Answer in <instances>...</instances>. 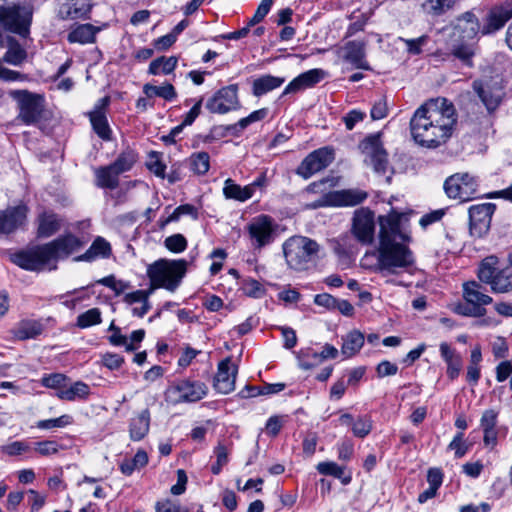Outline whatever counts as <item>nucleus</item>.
Segmentation results:
<instances>
[{
  "label": "nucleus",
  "instance_id": "nucleus-1",
  "mask_svg": "<svg viewBox=\"0 0 512 512\" xmlns=\"http://www.w3.org/2000/svg\"><path fill=\"white\" fill-rule=\"evenodd\" d=\"M405 213L391 211L387 216L379 217V246L377 248V270L382 276L411 273L415 257L406 245L410 236L404 231Z\"/></svg>",
  "mask_w": 512,
  "mask_h": 512
},
{
  "label": "nucleus",
  "instance_id": "nucleus-2",
  "mask_svg": "<svg viewBox=\"0 0 512 512\" xmlns=\"http://www.w3.org/2000/svg\"><path fill=\"white\" fill-rule=\"evenodd\" d=\"M456 122L452 102L442 97L430 99L414 112L410 120L411 135L419 145L436 148L452 136Z\"/></svg>",
  "mask_w": 512,
  "mask_h": 512
},
{
  "label": "nucleus",
  "instance_id": "nucleus-3",
  "mask_svg": "<svg viewBox=\"0 0 512 512\" xmlns=\"http://www.w3.org/2000/svg\"><path fill=\"white\" fill-rule=\"evenodd\" d=\"M83 245L77 236L66 234L49 243L20 250L11 255V261L22 269L40 271L51 262L78 251Z\"/></svg>",
  "mask_w": 512,
  "mask_h": 512
},
{
  "label": "nucleus",
  "instance_id": "nucleus-4",
  "mask_svg": "<svg viewBox=\"0 0 512 512\" xmlns=\"http://www.w3.org/2000/svg\"><path fill=\"white\" fill-rule=\"evenodd\" d=\"M480 31V23L476 15L470 11L457 18L449 38L451 54L467 65L475 54V38Z\"/></svg>",
  "mask_w": 512,
  "mask_h": 512
},
{
  "label": "nucleus",
  "instance_id": "nucleus-5",
  "mask_svg": "<svg viewBox=\"0 0 512 512\" xmlns=\"http://www.w3.org/2000/svg\"><path fill=\"white\" fill-rule=\"evenodd\" d=\"M32 17L33 7L25 1L0 5V37L4 31L27 37Z\"/></svg>",
  "mask_w": 512,
  "mask_h": 512
},
{
  "label": "nucleus",
  "instance_id": "nucleus-6",
  "mask_svg": "<svg viewBox=\"0 0 512 512\" xmlns=\"http://www.w3.org/2000/svg\"><path fill=\"white\" fill-rule=\"evenodd\" d=\"M319 250V244L305 236L290 237L283 244L286 263L296 271L307 270L317 258Z\"/></svg>",
  "mask_w": 512,
  "mask_h": 512
},
{
  "label": "nucleus",
  "instance_id": "nucleus-7",
  "mask_svg": "<svg viewBox=\"0 0 512 512\" xmlns=\"http://www.w3.org/2000/svg\"><path fill=\"white\" fill-rule=\"evenodd\" d=\"M8 95L16 102L18 119L21 122L32 125L41 120L45 109V98L42 94L18 89L10 90Z\"/></svg>",
  "mask_w": 512,
  "mask_h": 512
},
{
  "label": "nucleus",
  "instance_id": "nucleus-8",
  "mask_svg": "<svg viewBox=\"0 0 512 512\" xmlns=\"http://www.w3.org/2000/svg\"><path fill=\"white\" fill-rule=\"evenodd\" d=\"M187 271V261L184 259L169 260L159 259L147 268L148 278H153V273L158 275L162 288L174 292L180 286Z\"/></svg>",
  "mask_w": 512,
  "mask_h": 512
},
{
  "label": "nucleus",
  "instance_id": "nucleus-9",
  "mask_svg": "<svg viewBox=\"0 0 512 512\" xmlns=\"http://www.w3.org/2000/svg\"><path fill=\"white\" fill-rule=\"evenodd\" d=\"M498 258L496 256L486 257L478 269V278L482 283L489 284L494 293H508L512 290V268L496 267Z\"/></svg>",
  "mask_w": 512,
  "mask_h": 512
},
{
  "label": "nucleus",
  "instance_id": "nucleus-10",
  "mask_svg": "<svg viewBox=\"0 0 512 512\" xmlns=\"http://www.w3.org/2000/svg\"><path fill=\"white\" fill-rule=\"evenodd\" d=\"M208 393L206 384L189 379L180 380L171 385L165 392L166 400L173 404L197 402Z\"/></svg>",
  "mask_w": 512,
  "mask_h": 512
},
{
  "label": "nucleus",
  "instance_id": "nucleus-11",
  "mask_svg": "<svg viewBox=\"0 0 512 512\" xmlns=\"http://www.w3.org/2000/svg\"><path fill=\"white\" fill-rule=\"evenodd\" d=\"M481 284L476 281L463 285V297L467 302L465 307H460L461 313L466 316L482 317L486 314L485 305L492 302V298L485 294Z\"/></svg>",
  "mask_w": 512,
  "mask_h": 512
},
{
  "label": "nucleus",
  "instance_id": "nucleus-12",
  "mask_svg": "<svg viewBox=\"0 0 512 512\" xmlns=\"http://www.w3.org/2000/svg\"><path fill=\"white\" fill-rule=\"evenodd\" d=\"M477 181L468 173H457L446 179L444 190L449 198L468 201L477 193Z\"/></svg>",
  "mask_w": 512,
  "mask_h": 512
},
{
  "label": "nucleus",
  "instance_id": "nucleus-13",
  "mask_svg": "<svg viewBox=\"0 0 512 512\" xmlns=\"http://www.w3.org/2000/svg\"><path fill=\"white\" fill-rule=\"evenodd\" d=\"M376 229L375 214L369 208L362 207L354 212L351 232L354 238L363 245L374 241Z\"/></svg>",
  "mask_w": 512,
  "mask_h": 512
},
{
  "label": "nucleus",
  "instance_id": "nucleus-14",
  "mask_svg": "<svg viewBox=\"0 0 512 512\" xmlns=\"http://www.w3.org/2000/svg\"><path fill=\"white\" fill-rule=\"evenodd\" d=\"M362 152L366 155V161L373 167V170L380 175L387 172L389 163L387 153L383 148L380 134L367 136L360 144Z\"/></svg>",
  "mask_w": 512,
  "mask_h": 512
},
{
  "label": "nucleus",
  "instance_id": "nucleus-15",
  "mask_svg": "<svg viewBox=\"0 0 512 512\" xmlns=\"http://www.w3.org/2000/svg\"><path fill=\"white\" fill-rule=\"evenodd\" d=\"M334 160L333 150L329 147L319 148L308 154L296 169V174L309 179L314 174L328 167Z\"/></svg>",
  "mask_w": 512,
  "mask_h": 512
},
{
  "label": "nucleus",
  "instance_id": "nucleus-16",
  "mask_svg": "<svg viewBox=\"0 0 512 512\" xmlns=\"http://www.w3.org/2000/svg\"><path fill=\"white\" fill-rule=\"evenodd\" d=\"M252 245L255 248H263L274 240L275 224L268 215L254 217L247 225Z\"/></svg>",
  "mask_w": 512,
  "mask_h": 512
},
{
  "label": "nucleus",
  "instance_id": "nucleus-17",
  "mask_svg": "<svg viewBox=\"0 0 512 512\" xmlns=\"http://www.w3.org/2000/svg\"><path fill=\"white\" fill-rule=\"evenodd\" d=\"M495 209L496 205L493 203L472 205L469 208V230L471 236L481 238L487 234Z\"/></svg>",
  "mask_w": 512,
  "mask_h": 512
},
{
  "label": "nucleus",
  "instance_id": "nucleus-18",
  "mask_svg": "<svg viewBox=\"0 0 512 512\" xmlns=\"http://www.w3.org/2000/svg\"><path fill=\"white\" fill-rule=\"evenodd\" d=\"M239 107L238 87L235 84L221 88L206 102V108L217 114H225Z\"/></svg>",
  "mask_w": 512,
  "mask_h": 512
},
{
  "label": "nucleus",
  "instance_id": "nucleus-19",
  "mask_svg": "<svg viewBox=\"0 0 512 512\" xmlns=\"http://www.w3.org/2000/svg\"><path fill=\"white\" fill-rule=\"evenodd\" d=\"M367 193L360 189H346L340 191H332L324 194L317 201L314 207L323 206H355L362 203L367 198Z\"/></svg>",
  "mask_w": 512,
  "mask_h": 512
},
{
  "label": "nucleus",
  "instance_id": "nucleus-20",
  "mask_svg": "<svg viewBox=\"0 0 512 512\" xmlns=\"http://www.w3.org/2000/svg\"><path fill=\"white\" fill-rule=\"evenodd\" d=\"M26 205L10 206L0 210V236H7L24 227L27 221Z\"/></svg>",
  "mask_w": 512,
  "mask_h": 512
},
{
  "label": "nucleus",
  "instance_id": "nucleus-21",
  "mask_svg": "<svg viewBox=\"0 0 512 512\" xmlns=\"http://www.w3.org/2000/svg\"><path fill=\"white\" fill-rule=\"evenodd\" d=\"M473 88L489 113L494 112L504 98V89L498 82L474 81Z\"/></svg>",
  "mask_w": 512,
  "mask_h": 512
},
{
  "label": "nucleus",
  "instance_id": "nucleus-22",
  "mask_svg": "<svg viewBox=\"0 0 512 512\" xmlns=\"http://www.w3.org/2000/svg\"><path fill=\"white\" fill-rule=\"evenodd\" d=\"M512 18V0L506 1L499 6H495L488 12L485 22L482 26L483 35L492 34L504 27L507 21Z\"/></svg>",
  "mask_w": 512,
  "mask_h": 512
},
{
  "label": "nucleus",
  "instance_id": "nucleus-23",
  "mask_svg": "<svg viewBox=\"0 0 512 512\" xmlns=\"http://www.w3.org/2000/svg\"><path fill=\"white\" fill-rule=\"evenodd\" d=\"M238 368L226 358L218 365V371L214 378V388L221 394H228L235 389V381Z\"/></svg>",
  "mask_w": 512,
  "mask_h": 512
},
{
  "label": "nucleus",
  "instance_id": "nucleus-24",
  "mask_svg": "<svg viewBox=\"0 0 512 512\" xmlns=\"http://www.w3.org/2000/svg\"><path fill=\"white\" fill-rule=\"evenodd\" d=\"M343 59L350 63L353 68L370 70L371 67L366 60V42L353 40L347 42L343 47Z\"/></svg>",
  "mask_w": 512,
  "mask_h": 512
},
{
  "label": "nucleus",
  "instance_id": "nucleus-25",
  "mask_svg": "<svg viewBox=\"0 0 512 512\" xmlns=\"http://www.w3.org/2000/svg\"><path fill=\"white\" fill-rule=\"evenodd\" d=\"M325 76V72L322 69H311L304 73H301L294 78L283 90L281 98L285 95L297 93L306 88L313 87L319 83Z\"/></svg>",
  "mask_w": 512,
  "mask_h": 512
},
{
  "label": "nucleus",
  "instance_id": "nucleus-26",
  "mask_svg": "<svg viewBox=\"0 0 512 512\" xmlns=\"http://www.w3.org/2000/svg\"><path fill=\"white\" fill-rule=\"evenodd\" d=\"M91 7V0H61L57 13L62 20L85 18Z\"/></svg>",
  "mask_w": 512,
  "mask_h": 512
},
{
  "label": "nucleus",
  "instance_id": "nucleus-27",
  "mask_svg": "<svg viewBox=\"0 0 512 512\" xmlns=\"http://www.w3.org/2000/svg\"><path fill=\"white\" fill-rule=\"evenodd\" d=\"M0 48L7 49L2 58L3 62L7 64L20 66L27 58L26 50L14 37L10 35L0 37Z\"/></svg>",
  "mask_w": 512,
  "mask_h": 512
},
{
  "label": "nucleus",
  "instance_id": "nucleus-28",
  "mask_svg": "<svg viewBox=\"0 0 512 512\" xmlns=\"http://www.w3.org/2000/svg\"><path fill=\"white\" fill-rule=\"evenodd\" d=\"M150 411L144 409L132 417L129 422V437L132 441H141L150 429Z\"/></svg>",
  "mask_w": 512,
  "mask_h": 512
},
{
  "label": "nucleus",
  "instance_id": "nucleus-29",
  "mask_svg": "<svg viewBox=\"0 0 512 512\" xmlns=\"http://www.w3.org/2000/svg\"><path fill=\"white\" fill-rule=\"evenodd\" d=\"M37 223V236L40 238H48L54 235L61 227L60 217L51 211H44L39 214Z\"/></svg>",
  "mask_w": 512,
  "mask_h": 512
},
{
  "label": "nucleus",
  "instance_id": "nucleus-30",
  "mask_svg": "<svg viewBox=\"0 0 512 512\" xmlns=\"http://www.w3.org/2000/svg\"><path fill=\"white\" fill-rule=\"evenodd\" d=\"M441 357L447 364V375L451 380L456 379L459 376L462 361L461 357L455 352L451 346L442 342L439 346Z\"/></svg>",
  "mask_w": 512,
  "mask_h": 512
},
{
  "label": "nucleus",
  "instance_id": "nucleus-31",
  "mask_svg": "<svg viewBox=\"0 0 512 512\" xmlns=\"http://www.w3.org/2000/svg\"><path fill=\"white\" fill-rule=\"evenodd\" d=\"M111 254V246L109 242H107L102 237H97L90 248L82 255H79L74 258L75 261H85V262H91L95 260L96 258H107Z\"/></svg>",
  "mask_w": 512,
  "mask_h": 512
},
{
  "label": "nucleus",
  "instance_id": "nucleus-32",
  "mask_svg": "<svg viewBox=\"0 0 512 512\" xmlns=\"http://www.w3.org/2000/svg\"><path fill=\"white\" fill-rule=\"evenodd\" d=\"M284 82V77H277L270 74L263 75L253 81L252 93L254 96L260 97L279 88Z\"/></svg>",
  "mask_w": 512,
  "mask_h": 512
},
{
  "label": "nucleus",
  "instance_id": "nucleus-33",
  "mask_svg": "<svg viewBox=\"0 0 512 512\" xmlns=\"http://www.w3.org/2000/svg\"><path fill=\"white\" fill-rule=\"evenodd\" d=\"M341 353L350 358L356 355L364 345L365 336L359 330H352L342 337Z\"/></svg>",
  "mask_w": 512,
  "mask_h": 512
},
{
  "label": "nucleus",
  "instance_id": "nucleus-34",
  "mask_svg": "<svg viewBox=\"0 0 512 512\" xmlns=\"http://www.w3.org/2000/svg\"><path fill=\"white\" fill-rule=\"evenodd\" d=\"M119 173L111 164L95 170L96 185L100 188L116 189L119 185Z\"/></svg>",
  "mask_w": 512,
  "mask_h": 512
},
{
  "label": "nucleus",
  "instance_id": "nucleus-35",
  "mask_svg": "<svg viewBox=\"0 0 512 512\" xmlns=\"http://www.w3.org/2000/svg\"><path fill=\"white\" fill-rule=\"evenodd\" d=\"M99 31V28L92 24H81L75 27L68 34V41L70 43L87 44L92 43L95 40V35Z\"/></svg>",
  "mask_w": 512,
  "mask_h": 512
},
{
  "label": "nucleus",
  "instance_id": "nucleus-36",
  "mask_svg": "<svg viewBox=\"0 0 512 512\" xmlns=\"http://www.w3.org/2000/svg\"><path fill=\"white\" fill-rule=\"evenodd\" d=\"M223 195L226 199H233L245 202L251 198V188L236 184L232 179L228 178L224 182Z\"/></svg>",
  "mask_w": 512,
  "mask_h": 512
},
{
  "label": "nucleus",
  "instance_id": "nucleus-37",
  "mask_svg": "<svg viewBox=\"0 0 512 512\" xmlns=\"http://www.w3.org/2000/svg\"><path fill=\"white\" fill-rule=\"evenodd\" d=\"M43 331V326L36 320H22L14 330V335L19 340L35 338Z\"/></svg>",
  "mask_w": 512,
  "mask_h": 512
},
{
  "label": "nucleus",
  "instance_id": "nucleus-38",
  "mask_svg": "<svg viewBox=\"0 0 512 512\" xmlns=\"http://www.w3.org/2000/svg\"><path fill=\"white\" fill-rule=\"evenodd\" d=\"M90 393L89 386L82 382L78 381L71 385L69 388L60 389L57 392V397L62 400L74 401L76 399H85L88 397Z\"/></svg>",
  "mask_w": 512,
  "mask_h": 512
},
{
  "label": "nucleus",
  "instance_id": "nucleus-39",
  "mask_svg": "<svg viewBox=\"0 0 512 512\" xmlns=\"http://www.w3.org/2000/svg\"><path fill=\"white\" fill-rule=\"evenodd\" d=\"M143 93L147 98L160 97L166 101H172L177 97L176 90L170 83H165L161 86L147 83L143 86Z\"/></svg>",
  "mask_w": 512,
  "mask_h": 512
},
{
  "label": "nucleus",
  "instance_id": "nucleus-40",
  "mask_svg": "<svg viewBox=\"0 0 512 512\" xmlns=\"http://www.w3.org/2000/svg\"><path fill=\"white\" fill-rule=\"evenodd\" d=\"M89 119L94 132L103 140L109 141L111 139V129L108 124L106 114L99 112H89Z\"/></svg>",
  "mask_w": 512,
  "mask_h": 512
},
{
  "label": "nucleus",
  "instance_id": "nucleus-41",
  "mask_svg": "<svg viewBox=\"0 0 512 512\" xmlns=\"http://www.w3.org/2000/svg\"><path fill=\"white\" fill-rule=\"evenodd\" d=\"M178 59L175 56L165 57L161 56L154 59L148 69V73L151 75H158L163 73L165 75L170 74L177 66Z\"/></svg>",
  "mask_w": 512,
  "mask_h": 512
},
{
  "label": "nucleus",
  "instance_id": "nucleus-42",
  "mask_svg": "<svg viewBox=\"0 0 512 512\" xmlns=\"http://www.w3.org/2000/svg\"><path fill=\"white\" fill-rule=\"evenodd\" d=\"M137 159V154L133 150L127 149L118 155L115 161L111 163V166L121 175L130 171L137 162Z\"/></svg>",
  "mask_w": 512,
  "mask_h": 512
},
{
  "label": "nucleus",
  "instance_id": "nucleus-43",
  "mask_svg": "<svg viewBox=\"0 0 512 512\" xmlns=\"http://www.w3.org/2000/svg\"><path fill=\"white\" fill-rule=\"evenodd\" d=\"M317 471L322 475L333 476L337 479H341L343 484H349L351 481V477H343L344 475V467L339 466L337 463L332 461L320 462L317 465Z\"/></svg>",
  "mask_w": 512,
  "mask_h": 512
},
{
  "label": "nucleus",
  "instance_id": "nucleus-44",
  "mask_svg": "<svg viewBox=\"0 0 512 512\" xmlns=\"http://www.w3.org/2000/svg\"><path fill=\"white\" fill-rule=\"evenodd\" d=\"M191 169L200 175L208 172L210 168V156L207 152L194 153L190 157Z\"/></svg>",
  "mask_w": 512,
  "mask_h": 512
},
{
  "label": "nucleus",
  "instance_id": "nucleus-45",
  "mask_svg": "<svg viewBox=\"0 0 512 512\" xmlns=\"http://www.w3.org/2000/svg\"><path fill=\"white\" fill-rule=\"evenodd\" d=\"M73 423V417L64 414L58 418L39 420L36 427L43 430H50L54 428H64Z\"/></svg>",
  "mask_w": 512,
  "mask_h": 512
},
{
  "label": "nucleus",
  "instance_id": "nucleus-46",
  "mask_svg": "<svg viewBox=\"0 0 512 512\" xmlns=\"http://www.w3.org/2000/svg\"><path fill=\"white\" fill-rule=\"evenodd\" d=\"M99 323H101V311L98 308H91L77 317V326L82 329Z\"/></svg>",
  "mask_w": 512,
  "mask_h": 512
},
{
  "label": "nucleus",
  "instance_id": "nucleus-47",
  "mask_svg": "<svg viewBox=\"0 0 512 512\" xmlns=\"http://www.w3.org/2000/svg\"><path fill=\"white\" fill-rule=\"evenodd\" d=\"M242 289L247 296L253 298H261L266 293L264 286L259 281L251 278L243 282Z\"/></svg>",
  "mask_w": 512,
  "mask_h": 512
},
{
  "label": "nucleus",
  "instance_id": "nucleus-48",
  "mask_svg": "<svg viewBox=\"0 0 512 512\" xmlns=\"http://www.w3.org/2000/svg\"><path fill=\"white\" fill-rule=\"evenodd\" d=\"M164 244L173 253H181L187 248V240L182 234H174L167 237Z\"/></svg>",
  "mask_w": 512,
  "mask_h": 512
},
{
  "label": "nucleus",
  "instance_id": "nucleus-49",
  "mask_svg": "<svg viewBox=\"0 0 512 512\" xmlns=\"http://www.w3.org/2000/svg\"><path fill=\"white\" fill-rule=\"evenodd\" d=\"M372 429V421L368 417H359L352 425L353 434L356 437L364 438Z\"/></svg>",
  "mask_w": 512,
  "mask_h": 512
},
{
  "label": "nucleus",
  "instance_id": "nucleus-50",
  "mask_svg": "<svg viewBox=\"0 0 512 512\" xmlns=\"http://www.w3.org/2000/svg\"><path fill=\"white\" fill-rule=\"evenodd\" d=\"M67 377L61 373H53L49 375H44L41 379V384L46 388L52 389H64V383Z\"/></svg>",
  "mask_w": 512,
  "mask_h": 512
},
{
  "label": "nucleus",
  "instance_id": "nucleus-51",
  "mask_svg": "<svg viewBox=\"0 0 512 512\" xmlns=\"http://www.w3.org/2000/svg\"><path fill=\"white\" fill-rule=\"evenodd\" d=\"M273 4V0H261L253 17L248 21V26H255L260 23L269 13Z\"/></svg>",
  "mask_w": 512,
  "mask_h": 512
},
{
  "label": "nucleus",
  "instance_id": "nucleus-52",
  "mask_svg": "<svg viewBox=\"0 0 512 512\" xmlns=\"http://www.w3.org/2000/svg\"><path fill=\"white\" fill-rule=\"evenodd\" d=\"M34 450L42 456H50L59 451L60 445L53 440H45L34 443Z\"/></svg>",
  "mask_w": 512,
  "mask_h": 512
},
{
  "label": "nucleus",
  "instance_id": "nucleus-53",
  "mask_svg": "<svg viewBox=\"0 0 512 512\" xmlns=\"http://www.w3.org/2000/svg\"><path fill=\"white\" fill-rule=\"evenodd\" d=\"M27 79L25 74L4 67L3 60L0 59V80L6 82H23Z\"/></svg>",
  "mask_w": 512,
  "mask_h": 512
},
{
  "label": "nucleus",
  "instance_id": "nucleus-54",
  "mask_svg": "<svg viewBox=\"0 0 512 512\" xmlns=\"http://www.w3.org/2000/svg\"><path fill=\"white\" fill-rule=\"evenodd\" d=\"M388 114V103L385 97L376 100L371 108L370 115L373 120H381Z\"/></svg>",
  "mask_w": 512,
  "mask_h": 512
},
{
  "label": "nucleus",
  "instance_id": "nucleus-55",
  "mask_svg": "<svg viewBox=\"0 0 512 512\" xmlns=\"http://www.w3.org/2000/svg\"><path fill=\"white\" fill-rule=\"evenodd\" d=\"M448 448L455 451L456 458H462L469 450V446L463 441V433H457Z\"/></svg>",
  "mask_w": 512,
  "mask_h": 512
},
{
  "label": "nucleus",
  "instance_id": "nucleus-56",
  "mask_svg": "<svg viewBox=\"0 0 512 512\" xmlns=\"http://www.w3.org/2000/svg\"><path fill=\"white\" fill-rule=\"evenodd\" d=\"M148 169L152 171L157 177H165V165L162 164L159 155L156 152L150 154L149 162L147 163Z\"/></svg>",
  "mask_w": 512,
  "mask_h": 512
},
{
  "label": "nucleus",
  "instance_id": "nucleus-57",
  "mask_svg": "<svg viewBox=\"0 0 512 512\" xmlns=\"http://www.w3.org/2000/svg\"><path fill=\"white\" fill-rule=\"evenodd\" d=\"M31 449L29 443L24 441H14L4 446L3 451L10 456L20 455Z\"/></svg>",
  "mask_w": 512,
  "mask_h": 512
},
{
  "label": "nucleus",
  "instance_id": "nucleus-58",
  "mask_svg": "<svg viewBox=\"0 0 512 512\" xmlns=\"http://www.w3.org/2000/svg\"><path fill=\"white\" fill-rule=\"evenodd\" d=\"M398 372V366L388 360L381 361L376 367V373L379 378L394 376Z\"/></svg>",
  "mask_w": 512,
  "mask_h": 512
},
{
  "label": "nucleus",
  "instance_id": "nucleus-59",
  "mask_svg": "<svg viewBox=\"0 0 512 512\" xmlns=\"http://www.w3.org/2000/svg\"><path fill=\"white\" fill-rule=\"evenodd\" d=\"M181 215L197 216V211L193 205L184 204L177 207L174 212L168 217L167 222L177 221Z\"/></svg>",
  "mask_w": 512,
  "mask_h": 512
},
{
  "label": "nucleus",
  "instance_id": "nucleus-60",
  "mask_svg": "<svg viewBox=\"0 0 512 512\" xmlns=\"http://www.w3.org/2000/svg\"><path fill=\"white\" fill-rule=\"evenodd\" d=\"M365 117V113L360 110H351L344 117L343 121L347 130H352L358 122H361Z\"/></svg>",
  "mask_w": 512,
  "mask_h": 512
},
{
  "label": "nucleus",
  "instance_id": "nucleus-61",
  "mask_svg": "<svg viewBox=\"0 0 512 512\" xmlns=\"http://www.w3.org/2000/svg\"><path fill=\"white\" fill-rule=\"evenodd\" d=\"M497 423V414L494 410H486L482 414L480 425L483 431L495 429Z\"/></svg>",
  "mask_w": 512,
  "mask_h": 512
},
{
  "label": "nucleus",
  "instance_id": "nucleus-62",
  "mask_svg": "<svg viewBox=\"0 0 512 512\" xmlns=\"http://www.w3.org/2000/svg\"><path fill=\"white\" fill-rule=\"evenodd\" d=\"M283 426V417L271 416L266 422V431L270 436H277Z\"/></svg>",
  "mask_w": 512,
  "mask_h": 512
},
{
  "label": "nucleus",
  "instance_id": "nucleus-63",
  "mask_svg": "<svg viewBox=\"0 0 512 512\" xmlns=\"http://www.w3.org/2000/svg\"><path fill=\"white\" fill-rule=\"evenodd\" d=\"M354 453V445L350 440H344L338 445V458L342 461H349Z\"/></svg>",
  "mask_w": 512,
  "mask_h": 512
},
{
  "label": "nucleus",
  "instance_id": "nucleus-64",
  "mask_svg": "<svg viewBox=\"0 0 512 512\" xmlns=\"http://www.w3.org/2000/svg\"><path fill=\"white\" fill-rule=\"evenodd\" d=\"M155 512H179V505L170 499H164L155 503Z\"/></svg>",
  "mask_w": 512,
  "mask_h": 512
}]
</instances>
